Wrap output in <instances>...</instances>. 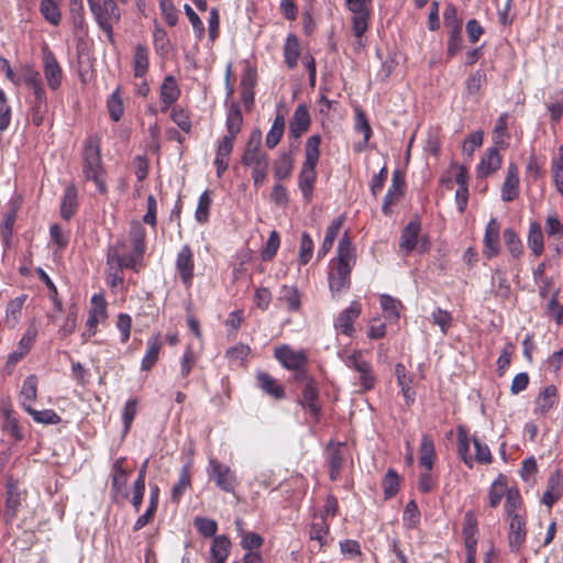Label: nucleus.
Returning a JSON list of instances; mask_svg holds the SVG:
<instances>
[{
  "label": "nucleus",
  "instance_id": "nucleus-1",
  "mask_svg": "<svg viewBox=\"0 0 563 563\" xmlns=\"http://www.w3.org/2000/svg\"><path fill=\"white\" fill-rule=\"evenodd\" d=\"M352 249L347 231L338 246V255L332 258L328 267V285L331 297L340 300L347 295L351 287Z\"/></svg>",
  "mask_w": 563,
  "mask_h": 563
},
{
  "label": "nucleus",
  "instance_id": "nucleus-2",
  "mask_svg": "<svg viewBox=\"0 0 563 563\" xmlns=\"http://www.w3.org/2000/svg\"><path fill=\"white\" fill-rule=\"evenodd\" d=\"M124 268L137 273L141 264L132 255L128 254L124 241H117L108 246L106 253V282L112 291L123 288Z\"/></svg>",
  "mask_w": 563,
  "mask_h": 563
},
{
  "label": "nucleus",
  "instance_id": "nucleus-3",
  "mask_svg": "<svg viewBox=\"0 0 563 563\" xmlns=\"http://www.w3.org/2000/svg\"><path fill=\"white\" fill-rule=\"evenodd\" d=\"M81 159L85 179L92 181L100 195H106L108 192L107 172L101 158V140L99 136L90 135L85 140Z\"/></svg>",
  "mask_w": 563,
  "mask_h": 563
},
{
  "label": "nucleus",
  "instance_id": "nucleus-4",
  "mask_svg": "<svg viewBox=\"0 0 563 563\" xmlns=\"http://www.w3.org/2000/svg\"><path fill=\"white\" fill-rule=\"evenodd\" d=\"M321 139L319 135H311L306 142L305 161L298 175V188L302 194L305 202L313 199L314 185L317 183V165L320 158Z\"/></svg>",
  "mask_w": 563,
  "mask_h": 563
},
{
  "label": "nucleus",
  "instance_id": "nucleus-5",
  "mask_svg": "<svg viewBox=\"0 0 563 563\" xmlns=\"http://www.w3.org/2000/svg\"><path fill=\"white\" fill-rule=\"evenodd\" d=\"M118 0H87L91 14L99 27L113 43V25L121 20Z\"/></svg>",
  "mask_w": 563,
  "mask_h": 563
},
{
  "label": "nucleus",
  "instance_id": "nucleus-6",
  "mask_svg": "<svg viewBox=\"0 0 563 563\" xmlns=\"http://www.w3.org/2000/svg\"><path fill=\"white\" fill-rule=\"evenodd\" d=\"M275 358L288 371L295 373L297 382L308 379V354L305 350H295L288 344L275 349Z\"/></svg>",
  "mask_w": 563,
  "mask_h": 563
},
{
  "label": "nucleus",
  "instance_id": "nucleus-7",
  "mask_svg": "<svg viewBox=\"0 0 563 563\" xmlns=\"http://www.w3.org/2000/svg\"><path fill=\"white\" fill-rule=\"evenodd\" d=\"M207 472L209 479L213 481L221 492L234 494L240 485L236 472L214 457L209 459Z\"/></svg>",
  "mask_w": 563,
  "mask_h": 563
},
{
  "label": "nucleus",
  "instance_id": "nucleus-8",
  "mask_svg": "<svg viewBox=\"0 0 563 563\" xmlns=\"http://www.w3.org/2000/svg\"><path fill=\"white\" fill-rule=\"evenodd\" d=\"M90 303L91 306L88 311V318L81 333L84 342H87L92 338L98 331L99 323L108 318L107 301L103 294H95L91 297Z\"/></svg>",
  "mask_w": 563,
  "mask_h": 563
},
{
  "label": "nucleus",
  "instance_id": "nucleus-9",
  "mask_svg": "<svg viewBox=\"0 0 563 563\" xmlns=\"http://www.w3.org/2000/svg\"><path fill=\"white\" fill-rule=\"evenodd\" d=\"M175 269L181 284L189 289L195 277V257L188 244L181 246L175 260Z\"/></svg>",
  "mask_w": 563,
  "mask_h": 563
},
{
  "label": "nucleus",
  "instance_id": "nucleus-10",
  "mask_svg": "<svg viewBox=\"0 0 563 563\" xmlns=\"http://www.w3.org/2000/svg\"><path fill=\"white\" fill-rule=\"evenodd\" d=\"M373 0H354V51L364 47L363 34L368 27Z\"/></svg>",
  "mask_w": 563,
  "mask_h": 563
},
{
  "label": "nucleus",
  "instance_id": "nucleus-11",
  "mask_svg": "<svg viewBox=\"0 0 563 563\" xmlns=\"http://www.w3.org/2000/svg\"><path fill=\"white\" fill-rule=\"evenodd\" d=\"M43 54V73L48 87L55 91L62 86L63 69L57 62L55 54L47 45L42 48Z\"/></svg>",
  "mask_w": 563,
  "mask_h": 563
},
{
  "label": "nucleus",
  "instance_id": "nucleus-12",
  "mask_svg": "<svg viewBox=\"0 0 563 563\" xmlns=\"http://www.w3.org/2000/svg\"><path fill=\"white\" fill-rule=\"evenodd\" d=\"M125 457H119L112 466L111 494L113 499H126L129 497V492L126 489L129 471L125 468Z\"/></svg>",
  "mask_w": 563,
  "mask_h": 563
},
{
  "label": "nucleus",
  "instance_id": "nucleus-13",
  "mask_svg": "<svg viewBox=\"0 0 563 563\" xmlns=\"http://www.w3.org/2000/svg\"><path fill=\"white\" fill-rule=\"evenodd\" d=\"M262 145V133L260 130H255L251 133L246 143L244 153L241 158V163L244 166L260 165L262 162H268L266 153L261 150Z\"/></svg>",
  "mask_w": 563,
  "mask_h": 563
},
{
  "label": "nucleus",
  "instance_id": "nucleus-14",
  "mask_svg": "<svg viewBox=\"0 0 563 563\" xmlns=\"http://www.w3.org/2000/svg\"><path fill=\"white\" fill-rule=\"evenodd\" d=\"M181 90L177 79L173 75L164 77L159 87L161 111L166 113L180 98Z\"/></svg>",
  "mask_w": 563,
  "mask_h": 563
},
{
  "label": "nucleus",
  "instance_id": "nucleus-15",
  "mask_svg": "<svg viewBox=\"0 0 563 563\" xmlns=\"http://www.w3.org/2000/svg\"><path fill=\"white\" fill-rule=\"evenodd\" d=\"M405 178L399 169H395L391 175V184L385 195L382 211L385 216H390V207L397 205L405 194Z\"/></svg>",
  "mask_w": 563,
  "mask_h": 563
},
{
  "label": "nucleus",
  "instance_id": "nucleus-16",
  "mask_svg": "<svg viewBox=\"0 0 563 563\" xmlns=\"http://www.w3.org/2000/svg\"><path fill=\"white\" fill-rule=\"evenodd\" d=\"M347 451V445L343 442H331L327 446L325 454L331 481H335L339 477Z\"/></svg>",
  "mask_w": 563,
  "mask_h": 563
},
{
  "label": "nucleus",
  "instance_id": "nucleus-17",
  "mask_svg": "<svg viewBox=\"0 0 563 563\" xmlns=\"http://www.w3.org/2000/svg\"><path fill=\"white\" fill-rule=\"evenodd\" d=\"M500 239V225L496 218H492L486 225L485 234H484V255L487 258H493L497 256L500 252L499 246Z\"/></svg>",
  "mask_w": 563,
  "mask_h": 563
},
{
  "label": "nucleus",
  "instance_id": "nucleus-18",
  "mask_svg": "<svg viewBox=\"0 0 563 563\" xmlns=\"http://www.w3.org/2000/svg\"><path fill=\"white\" fill-rule=\"evenodd\" d=\"M519 169L515 163H510L507 167V175L501 186L500 198L504 202H510L518 198L519 187Z\"/></svg>",
  "mask_w": 563,
  "mask_h": 563
},
{
  "label": "nucleus",
  "instance_id": "nucleus-19",
  "mask_svg": "<svg viewBox=\"0 0 563 563\" xmlns=\"http://www.w3.org/2000/svg\"><path fill=\"white\" fill-rule=\"evenodd\" d=\"M310 114L306 104H299L289 122V135L292 139H299L310 126Z\"/></svg>",
  "mask_w": 563,
  "mask_h": 563
},
{
  "label": "nucleus",
  "instance_id": "nucleus-20",
  "mask_svg": "<svg viewBox=\"0 0 563 563\" xmlns=\"http://www.w3.org/2000/svg\"><path fill=\"white\" fill-rule=\"evenodd\" d=\"M559 401L558 389L554 385H548L538 394L534 401L533 413L545 416Z\"/></svg>",
  "mask_w": 563,
  "mask_h": 563
},
{
  "label": "nucleus",
  "instance_id": "nucleus-21",
  "mask_svg": "<svg viewBox=\"0 0 563 563\" xmlns=\"http://www.w3.org/2000/svg\"><path fill=\"white\" fill-rule=\"evenodd\" d=\"M509 526V548L512 552H518L526 541V520L520 515H514Z\"/></svg>",
  "mask_w": 563,
  "mask_h": 563
},
{
  "label": "nucleus",
  "instance_id": "nucleus-22",
  "mask_svg": "<svg viewBox=\"0 0 563 563\" xmlns=\"http://www.w3.org/2000/svg\"><path fill=\"white\" fill-rule=\"evenodd\" d=\"M234 142L235 139L224 135L218 143L214 166L217 168V176L219 178L229 167V161L234 147Z\"/></svg>",
  "mask_w": 563,
  "mask_h": 563
},
{
  "label": "nucleus",
  "instance_id": "nucleus-23",
  "mask_svg": "<svg viewBox=\"0 0 563 563\" xmlns=\"http://www.w3.org/2000/svg\"><path fill=\"white\" fill-rule=\"evenodd\" d=\"M163 349V342L161 340V333L153 334L146 342V352L141 361V369L150 372L159 358L161 351Z\"/></svg>",
  "mask_w": 563,
  "mask_h": 563
},
{
  "label": "nucleus",
  "instance_id": "nucleus-24",
  "mask_svg": "<svg viewBox=\"0 0 563 563\" xmlns=\"http://www.w3.org/2000/svg\"><path fill=\"white\" fill-rule=\"evenodd\" d=\"M133 76L143 79L150 69V49L145 44H136L132 56Z\"/></svg>",
  "mask_w": 563,
  "mask_h": 563
},
{
  "label": "nucleus",
  "instance_id": "nucleus-25",
  "mask_svg": "<svg viewBox=\"0 0 563 563\" xmlns=\"http://www.w3.org/2000/svg\"><path fill=\"white\" fill-rule=\"evenodd\" d=\"M319 391L312 383H307L302 389V396L300 404L309 411L313 422H318L320 419L321 407L319 404Z\"/></svg>",
  "mask_w": 563,
  "mask_h": 563
},
{
  "label": "nucleus",
  "instance_id": "nucleus-26",
  "mask_svg": "<svg viewBox=\"0 0 563 563\" xmlns=\"http://www.w3.org/2000/svg\"><path fill=\"white\" fill-rule=\"evenodd\" d=\"M256 382L258 388L272 397L275 400H280L285 398L286 393L285 388L282 384L278 383L276 378L269 375L266 372H261L256 375Z\"/></svg>",
  "mask_w": 563,
  "mask_h": 563
},
{
  "label": "nucleus",
  "instance_id": "nucleus-27",
  "mask_svg": "<svg viewBox=\"0 0 563 563\" xmlns=\"http://www.w3.org/2000/svg\"><path fill=\"white\" fill-rule=\"evenodd\" d=\"M395 375L406 405L411 406L416 399V393L411 387L412 376L407 372L405 365L401 363H397L395 365Z\"/></svg>",
  "mask_w": 563,
  "mask_h": 563
},
{
  "label": "nucleus",
  "instance_id": "nucleus-28",
  "mask_svg": "<svg viewBox=\"0 0 563 563\" xmlns=\"http://www.w3.org/2000/svg\"><path fill=\"white\" fill-rule=\"evenodd\" d=\"M354 372L358 374V383L360 389L357 393H365L374 388L376 383V377L372 371V367L365 361H360L354 353Z\"/></svg>",
  "mask_w": 563,
  "mask_h": 563
},
{
  "label": "nucleus",
  "instance_id": "nucleus-29",
  "mask_svg": "<svg viewBox=\"0 0 563 563\" xmlns=\"http://www.w3.org/2000/svg\"><path fill=\"white\" fill-rule=\"evenodd\" d=\"M284 63L288 69H294L298 65V59L301 55V47L298 36L295 33H289L286 36L283 46Z\"/></svg>",
  "mask_w": 563,
  "mask_h": 563
},
{
  "label": "nucleus",
  "instance_id": "nucleus-30",
  "mask_svg": "<svg viewBox=\"0 0 563 563\" xmlns=\"http://www.w3.org/2000/svg\"><path fill=\"white\" fill-rule=\"evenodd\" d=\"M145 229L137 221L133 222L130 230V239L133 244V252L128 253L132 255L137 263H142L143 255L145 252Z\"/></svg>",
  "mask_w": 563,
  "mask_h": 563
},
{
  "label": "nucleus",
  "instance_id": "nucleus-31",
  "mask_svg": "<svg viewBox=\"0 0 563 563\" xmlns=\"http://www.w3.org/2000/svg\"><path fill=\"white\" fill-rule=\"evenodd\" d=\"M69 20L75 33L80 35L87 34L88 24L85 18L82 0H69Z\"/></svg>",
  "mask_w": 563,
  "mask_h": 563
},
{
  "label": "nucleus",
  "instance_id": "nucleus-32",
  "mask_svg": "<svg viewBox=\"0 0 563 563\" xmlns=\"http://www.w3.org/2000/svg\"><path fill=\"white\" fill-rule=\"evenodd\" d=\"M501 166V156L496 147L488 148L482 157L477 173L478 177H487L498 170Z\"/></svg>",
  "mask_w": 563,
  "mask_h": 563
},
{
  "label": "nucleus",
  "instance_id": "nucleus-33",
  "mask_svg": "<svg viewBox=\"0 0 563 563\" xmlns=\"http://www.w3.org/2000/svg\"><path fill=\"white\" fill-rule=\"evenodd\" d=\"M419 232L420 222L418 220H411L402 229L399 247L405 254H409L417 246Z\"/></svg>",
  "mask_w": 563,
  "mask_h": 563
},
{
  "label": "nucleus",
  "instance_id": "nucleus-34",
  "mask_svg": "<svg viewBox=\"0 0 563 563\" xmlns=\"http://www.w3.org/2000/svg\"><path fill=\"white\" fill-rule=\"evenodd\" d=\"M78 209V192L74 185L66 187L60 202V217L69 221Z\"/></svg>",
  "mask_w": 563,
  "mask_h": 563
},
{
  "label": "nucleus",
  "instance_id": "nucleus-35",
  "mask_svg": "<svg viewBox=\"0 0 563 563\" xmlns=\"http://www.w3.org/2000/svg\"><path fill=\"white\" fill-rule=\"evenodd\" d=\"M231 550V541L227 536H216L210 549L209 563H225Z\"/></svg>",
  "mask_w": 563,
  "mask_h": 563
},
{
  "label": "nucleus",
  "instance_id": "nucleus-36",
  "mask_svg": "<svg viewBox=\"0 0 563 563\" xmlns=\"http://www.w3.org/2000/svg\"><path fill=\"white\" fill-rule=\"evenodd\" d=\"M30 112L31 121L35 126H40L44 123L45 117L48 112L46 92L33 95Z\"/></svg>",
  "mask_w": 563,
  "mask_h": 563
},
{
  "label": "nucleus",
  "instance_id": "nucleus-37",
  "mask_svg": "<svg viewBox=\"0 0 563 563\" xmlns=\"http://www.w3.org/2000/svg\"><path fill=\"white\" fill-rule=\"evenodd\" d=\"M294 170V158L290 153L284 152L274 162V178L277 181L288 179Z\"/></svg>",
  "mask_w": 563,
  "mask_h": 563
},
{
  "label": "nucleus",
  "instance_id": "nucleus-38",
  "mask_svg": "<svg viewBox=\"0 0 563 563\" xmlns=\"http://www.w3.org/2000/svg\"><path fill=\"white\" fill-rule=\"evenodd\" d=\"M26 298H27L26 295H22V296L11 299L8 302V305L5 307L4 323L9 328L13 329L18 325Z\"/></svg>",
  "mask_w": 563,
  "mask_h": 563
},
{
  "label": "nucleus",
  "instance_id": "nucleus-39",
  "mask_svg": "<svg viewBox=\"0 0 563 563\" xmlns=\"http://www.w3.org/2000/svg\"><path fill=\"white\" fill-rule=\"evenodd\" d=\"M37 376L32 374L25 377L20 391V404L25 410V407L32 406L37 398Z\"/></svg>",
  "mask_w": 563,
  "mask_h": 563
},
{
  "label": "nucleus",
  "instance_id": "nucleus-40",
  "mask_svg": "<svg viewBox=\"0 0 563 563\" xmlns=\"http://www.w3.org/2000/svg\"><path fill=\"white\" fill-rule=\"evenodd\" d=\"M243 124V115L241 109L238 103H232L229 107L225 120L227 134L225 136H231L232 139H236L240 133Z\"/></svg>",
  "mask_w": 563,
  "mask_h": 563
},
{
  "label": "nucleus",
  "instance_id": "nucleus-41",
  "mask_svg": "<svg viewBox=\"0 0 563 563\" xmlns=\"http://www.w3.org/2000/svg\"><path fill=\"white\" fill-rule=\"evenodd\" d=\"M1 412L3 415V430L16 442L22 441L24 439V433L19 420L13 415L12 409L10 407H2Z\"/></svg>",
  "mask_w": 563,
  "mask_h": 563
},
{
  "label": "nucleus",
  "instance_id": "nucleus-42",
  "mask_svg": "<svg viewBox=\"0 0 563 563\" xmlns=\"http://www.w3.org/2000/svg\"><path fill=\"white\" fill-rule=\"evenodd\" d=\"M419 464L427 471H431L435 459L433 440L428 434H422L419 448Z\"/></svg>",
  "mask_w": 563,
  "mask_h": 563
},
{
  "label": "nucleus",
  "instance_id": "nucleus-43",
  "mask_svg": "<svg viewBox=\"0 0 563 563\" xmlns=\"http://www.w3.org/2000/svg\"><path fill=\"white\" fill-rule=\"evenodd\" d=\"M191 485L190 463L184 465L179 471L177 483L172 488V501L178 504L186 489Z\"/></svg>",
  "mask_w": 563,
  "mask_h": 563
},
{
  "label": "nucleus",
  "instance_id": "nucleus-44",
  "mask_svg": "<svg viewBox=\"0 0 563 563\" xmlns=\"http://www.w3.org/2000/svg\"><path fill=\"white\" fill-rule=\"evenodd\" d=\"M278 300L285 302L290 312H298L301 308V295L296 286L283 285Z\"/></svg>",
  "mask_w": 563,
  "mask_h": 563
},
{
  "label": "nucleus",
  "instance_id": "nucleus-45",
  "mask_svg": "<svg viewBox=\"0 0 563 563\" xmlns=\"http://www.w3.org/2000/svg\"><path fill=\"white\" fill-rule=\"evenodd\" d=\"M250 354L251 347L247 344L238 343L225 351V358L231 367H242Z\"/></svg>",
  "mask_w": 563,
  "mask_h": 563
},
{
  "label": "nucleus",
  "instance_id": "nucleus-46",
  "mask_svg": "<svg viewBox=\"0 0 563 563\" xmlns=\"http://www.w3.org/2000/svg\"><path fill=\"white\" fill-rule=\"evenodd\" d=\"M545 263L542 262L532 271L533 282L538 286L539 296L542 299H545L549 296L550 288L553 285L552 277L545 276Z\"/></svg>",
  "mask_w": 563,
  "mask_h": 563
},
{
  "label": "nucleus",
  "instance_id": "nucleus-47",
  "mask_svg": "<svg viewBox=\"0 0 563 563\" xmlns=\"http://www.w3.org/2000/svg\"><path fill=\"white\" fill-rule=\"evenodd\" d=\"M285 117L283 113H277L269 131L266 134L265 143L271 150L275 148L280 142L285 131Z\"/></svg>",
  "mask_w": 563,
  "mask_h": 563
},
{
  "label": "nucleus",
  "instance_id": "nucleus-48",
  "mask_svg": "<svg viewBox=\"0 0 563 563\" xmlns=\"http://www.w3.org/2000/svg\"><path fill=\"white\" fill-rule=\"evenodd\" d=\"M528 247L536 256H540L544 250L543 232L538 222L530 223L528 239Z\"/></svg>",
  "mask_w": 563,
  "mask_h": 563
},
{
  "label": "nucleus",
  "instance_id": "nucleus-49",
  "mask_svg": "<svg viewBox=\"0 0 563 563\" xmlns=\"http://www.w3.org/2000/svg\"><path fill=\"white\" fill-rule=\"evenodd\" d=\"M457 454L468 468L474 467V459L470 454V437L462 427L457 428Z\"/></svg>",
  "mask_w": 563,
  "mask_h": 563
},
{
  "label": "nucleus",
  "instance_id": "nucleus-50",
  "mask_svg": "<svg viewBox=\"0 0 563 563\" xmlns=\"http://www.w3.org/2000/svg\"><path fill=\"white\" fill-rule=\"evenodd\" d=\"M107 109L112 121L119 122L124 114V103L121 88L117 87L107 100Z\"/></svg>",
  "mask_w": 563,
  "mask_h": 563
},
{
  "label": "nucleus",
  "instance_id": "nucleus-51",
  "mask_svg": "<svg viewBox=\"0 0 563 563\" xmlns=\"http://www.w3.org/2000/svg\"><path fill=\"white\" fill-rule=\"evenodd\" d=\"M40 12L52 25L57 26L62 21V12L55 0H41Z\"/></svg>",
  "mask_w": 563,
  "mask_h": 563
},
{
  "label": "nucleus",
  "instance_id": "nucleus-52",
  "mask_svg": "<svg viewBox=\"0 0 563 563\" xmlns=\"http://www.w3.org/2000/svg\"><path fill=\"white\" fill-rule=\"evenodd\" d=\"M494 143L500 147L508 146V140L510 137L508 132V113H503L497 119L494 131H493Z\"/></svg>",
  "mask_w": 563,
  "mask_h": 563
},
{
  "label": "nucleus",
  "instance_id": "nucleus-53",
  "mask_svg": "<svg viewBox=\"0 0 563 563\" xmlns=\"http://www.w3.org/2000/svg\"><path fill=\"white\" fill-rule=\"evenodd\" d=\"M328 532L329 527L324 515H314L309 530L310 539L318 541L320 547H322Z\"/></svg>",
  "mask_w": 563,
  "mask_h": 563
},
{
  "label": "nucleus",
  "instance_id": "nucleus-54",
  "mask_svg": "<svg viewBox=\"0 0 563 563\" xmlns=\"http://www.w3.org/2000/svg\"><path fill=\"white\" fill-rule=\"evenodd\" d=\"M338 340L343 335L347 339L352 336V306L342 310L334 322Z\"/></svg>",
  "mask_w": 563,
  "mask_h": 563
},
{
  "label": "nucleus",
  "instance_id": "nucleus-55",
  "mask_svg": "<svg viewBox=\"0 0 563 563\" xmlns=\"http://www.w3.org/2000/svg\"><path fill=\"white\" fill-rule=\"evenodd\" d=\"M140 400L136 397L128 399V401L124 404L121 418H122V424H123V434H128L132 428L133 421L137 415V407H139Z\"/></svg>",
  "mask_w": 563,
  "mask_h": 563
},
{
  "label": "nucleus",
  "instance_id": "nucleus-56",
  "mask_svg": "<svg viewBox=\"0 0 563 563\" xmlns=\"http://www.w3.org/2000/svg\"><path fill=\"white\" fill-rule=\"evenodd\" d=\"M25 412H27L35 422L42 424H58L62 421L60 416L53 409L35 410L32 406H27L25 407Z\"/></svg>",
  "mask_w": 563,
  "mask_h": 563
},
{
  "label": "nucleus",
  "instance_id": "nucleus-57",
  "mask_svg": "<svg viewBox=\"0 0 563 563\" xmlns=\"http://www.w3.org/2000/svg\"><path fill=\"white\" fill-rule=\"evenodd\" d=\"M508 488L504 475H499L492 484L488 493L489 506L496 508L504 496H506Z\"/></svg>",
  "mask_w": 563,
  "mask_h": 563
},
{
  "label": "nucleus",
  "instance_id": "nucleus-58",
  "mask_svg": "<svg viewBox=\"0 0 563 563\" xmlns=\"http://www.w3.org/2000/svg\"><path fill=\"white\" fill-rule=\"evenodd\" d=\"M504 240L505 244L514 258H519L523 253V244L516 233V231L511 228H507L504 230Z\"/></svg>",
  "mask_w": 563,
  "mask_h": 563
},
{
  "label": "nucleus",
  "instance_id": "nucleus-59",
  "mask_svg": "<svg viewBox=\"0 0 563 563\" xmlns=\"http://www.w3.org/2000/svg\"><path fill=\"white\" fill-rule=\"evenodd\" d=\"M238 528H239V531L241 533V547L244 549V550H247L249 552L251 551H254V550H258L263 543H264V539L255 533V532H244L242 529H241V526H242V520L241 519H238L235 521Z\"/></svg>",
  "mask_w": 563,
  "mask_h": 563
},
{
  "label": "nucleus",
  "instance_id": "nucleus-60",
  "mask_svg": "<svg viewBox=\"0 0 563 563\" xmlns=\"http://www.w3.org/2000/svg\"><path fill=\"white\" fill-rule=\"evenodd\" d=\"M172 121L185 133H190L192 124L188 110L180 106H173L170 108Z\"/></svg>",
  "mask_w": 563,
  "mask_h": 563
},
{
  "label": "nucleus",
  "instance_id": "nucleus-61",
  "mask_svg": "<svg viewBox=\"0 0 563 563\" xmlns=\"http://www.w3.org/2000/svg\"><path fill=\"white\" fill-rule=\"evenodd\" d=\"M211 205H212V199L210 196V191L205 190L198 199V205H197L196 212H195V218H196L197 222L203 224L209 221Z\"/></svg>",
  "mask_w": 563,
  "mask_h": 563
},
{
  "label": "nucleus",
  "instance_id": "nucleus-62",
  "mask_svg": "<svg viewBox=\"0 0 563 563\" xmlns=\"http://www.w3.org/2000/svg\"><path fill=\"white\" fill-rule=\"evenodd\" d=\"M487 81L485 71L478 69L468 75L465 80V90L468 96H478L481 88Z\"/></svg>",
  "mask_w": 563,
  "mask_h": 563
},
{
  "label": "nucleus",
  "instance_id": "nucleus-63",
  "mask_svg": "<svg viewBox=\"0 0 563 563\" xmlns=\"http://www.w3.org/2000/svg\"><path fill=\"white\" fill-rule=\"evenodd\" d=\"M314 243L309 233L303 232L300 238L298 263L301 266L307 265L312 258Z\"/></svg>",
  "mask_w": 563,
  "mask_h": 563
},
{
  "label": "nucleus",
  "instance_id": "nucleus-64",
  "mask_svg": "<svg viewBox=\"0 0 563 563\" xmlns=\"http://www.w3.org/2000/svg\"><path fill=\"white\" fill-rule=\"evenodd\" d=\"M551 172L558 191L563 195V144L559 147V156L552 159Z\"/></svg>",
  "mask_w": 563,
  "mask_h": 563
}]
</instances>
